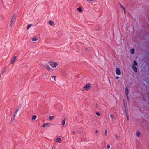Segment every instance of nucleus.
<instances>
[{
    "label": "nucleus",
    "instance_id": "2eb2a0df",
    "mask_svg": "<svg viewBox=\"0 0 149 149\" xmlns=\"http://www.w3.org/2000/svg\"><path fill=\"white\" fill-rule=\"evenodd\" d=\"M15 116H14V115H13V116L12 117V118H11V119L10 121V123H12L14 120L15 119Z\"/></svg>",
    "mask_w": 149,
    "mask_h": 149
},
{
    "label": "nucleus",
    "instance_id": "a878e982",
    "mask_svg": "<svg viewBox=\"0 0 149 149\" xmlns=\"http://www.w3.org/2000/svg\"><path fill=\"white\" fill-rule=\"evenodd\" d=\"M125 112L127 113V112H128L127 108H126V107L125 108Z\"/></svg>",
    "mask_w": 149,
    "mask_h": 149
},
{
    "label": "nucleus",
    "instance_id": "dca6fc26",
    "mask_svg": "<svg viewBox=\"0 0 149 149\" xmlns=\"http://www.w3.org/2000/svg\"><path fill=\"white\" fill-rule=\"evenodd\" d=\"M38 40V38L36 37H34L32 38V41H36Z\"/></svg>",
    "mask_w": 149,
    "mask_h": 149
},
{
    "label": "nucleus",
    "instance_id": "473e14b6",
    "mask_svg": "<svg viewBox=\"0 0 149 149\" xmlns=\"http://www.w3.org/2000/svg\"><path fill=\"white\" fill-rule=\"evenodd\" d=\"M107 130H105V134L106 135H107Z\"/></svg>",
    "mask_w": 149,
    "mask_h": 149
},
{
    "label": "nucleus",
    "instance_id": "cd10ccee",
    "mask_svg": "<svg viewBox=\"0 0 149 149\" xmlns=\"http://www.w3.org/2000/svg\"><path fill=\"white\" fill-rule=\"evenodd\" d=\"M110 146L109 145H108L107 146V148L108 149H109L110 148Z\"/></svg>",
    "mask_w": 149,
    "mask_h": 149
},
{
    "label": "nucleus",
    "instance_id": "9d476101",
    "mask_svg": "<svg viewBox=\"0 0 149 149\" xmlns=\"http://www.w3.org/2000/svg\"><path fill=\"white\" fill-rule=\"evenodd\" d=\"M61 141V139L60 138H57L56 139V141L57 142H59Z\"/></svg>",
    "mask_w": 149,
    "mask_h": 149
},
{
    "label": "nucleus",
    "instance_id": "7ed1b4c3",
    "mask_svg": "<svg viewBox=\"0 0 149 149\" xmlns=\"http://www.w3.org/2000/svg\"><path fill=\"white\" fill-rule=\"evenodd\" d=\"M42 67L43 68H45L48 70H52L49 65L47 64H45L44 65H43Z\"/></svg>",
    "mask_w": 149,
    "mask_h": 149
},
{
    "label": "nucleus",
    "instance_id": "ddd939ff",
    "mask_svg": "<svg viewBox=\"0 0 149 149\" xmlns=\"http://www.w3.org/2000/svg\"><path fill=\"white\" fill-rule=\"evenodd\" d=\"M56 77V76H52V81H55V78Z\"/></svg>",
    "mask_w": 149,
    "mask_h": 149
},
{
    "label": "nucleus",
    "instance_id": "a211bd4d",
    "mask_svg": "<svg viewBox=\"0 0 149 149\" xmlns=\"http://www.w3.org/2000/svg\"><path fill=\"white\" fill-rule=\"evenodd\" d=\"M77 10L80 12H81L82 11V9L81 7H79L78 8H77Z\"/></svg>",
    "mask_w": 149,
    "mask_h": 149
},
{
    "label": "nucleus",
    "instance_id": "393cba45",
    "mask_svg": "<svg viewBox=\"0 0 149 149\" xmlns=\"http://www.w3.org/2000/svg\"><path fill=\"white\" fill-rule=\"evenodd\" d=\"M31 26V24H30L28 25L27 27V29H29Z\"/></svg>",
    "mask_w": 149,
    "mask_h": 149
},
{
    "label": "nucleus",
    "instance_id": "9b49d317",
    "mask_svg": "<svg viewBox=\"0 0 149 149\" xmlns=\"http://www.w3.org/2000/svg\"><path fill=\"white\" fill-rule=\"evenodd\" d=\"M14 23V22L12 21H11L10 22V24L9 26L10 27H12V26L13 25V24Z\"/></svg>",
    "mask_w": 149,
    "mask_h": 149
},
{
    "label": "nucleus",
    "instance_id": "72a5a7b5",
    "mask_svg": "<svg viewBox=\"0 0 149 149\" xmlns=\"http://www.w3.org/2000/svg\"><path fill=\"white\" fill-rule=\"evenodd\" d=\"M51 149H56V148L55 147H52Z\"/></svg>",
    "mask_w": 149,
    "mask_h": 149
},
{
    "label": "nucleus",
    "instance_id": "f03ea898",
    "mask_svg": "<svg viewBox=\"0 0 149 149\" xmlns=\"http://www.w3.org/2000/svg\"><path fill=\"white\" fill-rule=\"evenodd\" d=\"M49 64L50 66L53 68H55L57 65L56 63L53 62H52L49 63Z\"/></svg>",
    "mask_w": 149,
    "mask_h": 149
},
{
    "label": "nucleus",
    "instance_id": "f257e3e1",
    "mask_svg": "<svg viewBox=\"0 0 149 149\" xmlns=\"http://www.w3.org/2000/svg\"><path fill=\"white\" fill-rule=\"evenodd\" d=\"M91 88V84L89 83H87L85 86L81 89V90L84 91L85 90L88 91Z\"/></svg>",
    "mask_w": 149,
    "mask_h": 149
},
{
    "label": "nucleus",
    "instance_id": "412c9836",
    "mask_svg": "<svg viewBox=\"0 0 149 149\" xmlns=\"http://www.w3.org/2000/svg\"><path fill=\"white\" fill-rule=\"evenodd\" d=\"M134 49H132L130 51V52L132 54H133L134 52Z\"/></svg>",
    "mask_w": 149,
    "mask_h": 149
},
{
    "label": "nucleus",
    "instance_id": "79ce46f5",
    "mask_svg": "<svg viewBox=\"0 0 149 149\" xmlns=\"http://www.w3.org/2000/svg\"><path fill=\"white\" fill-rule=\"evenodd\" d=\"M85 49V50H86V51H87V50H88V49H87V48H86V49Z\"/></svg>",
    "mask_w": 149,
    "mask_h": 149
},
{
    "label": "nucleus",
    "instance_id": "aec40b11",
    "mask_svg": "<svg viewBox=\"0 0 149 149\" xmlns=\"http://www.w3.org/2000/svg\"><path fill=\"white\" fill-rule=\"evenodd\" d=\"M120 4V7H121V8H122V9H123L124 11V13H125V8L121 4Z\"/></svg>",
    "mask_w": 149,
    "mask_h": 149
},
{
    "label": "nucleus",
    "instance_id": "c756f323",
    "mask_svg": "<svg viewBox=\"0 0 149 149\" xmlns=\"http://www.w3.org/2000/svg\"><path fill=\"white\" fill-rule=\"evenodd\" d=\"M129 87V86H128V85H127L126 86V87L125 89V90H128V89Z\"/></svg>",
    "mask_w": 149,
    "mask_h": 149
},
{
    "label": "nucleus",
    "instance_id": "b1692460",
    "mask_svg": "<svg viewBox=\"0 0 149 149\" xmlns=\"http://www.w3.org/2000/svg\"><path fill=\"white\" fill-rule=\"evenodd\" d=\"M65 118L62 122V125L63 126H64V125L65 124Z\"/></svg>",
    "mask_w": 149,
    "mask_h": 149
},
{
    "label": "nucleus",
    "instance_id": "423d86ee",
    "mask_svg": "<svg viewBox=\"0 0 149 149\" xmlns=\"http://www.w3.org/2000/svg\"><path fill=\"white\" fill-rule=\"evenodd\" d=\"M51 125V124L49 123H45L43 124L42 126H41V127H45L47 126H50Z\"/></svg>",
    "mask_w": 149,
    "mask_h": 149
},
{
    "label": "nucleus",
    "instance_id": "4c0bfd02",
    "mask_svg": "<svg viewBox=\"0 0 149 149\" xmlns=\"http://www.w3.org/2000/svg\"><path fill=\"white\" fill-rule=\"evenodd\" d=\"M115 136H116V138H119V136H118L117 135H115Z\"/></svg>",
    "mask_w": 149,
    "mask_h": 149
},
{
    "label": "nucleus",
    "instance_id": "4468645a",
    "mask_svg": "<svg viewBox=\"0 0 149 149\" xmlns=\"http://www.w3.org/2000/svg\"><path fill=\"white\" fill-rule=\"evenodd\" d=\"M36 116L35 115H33L32 117V120H35L36 119Z\"/></svg>",
    "mask_w": 149,
    "mask_h": 149
},
{
    "label": "nucleus",
    "instance_id": "39448f33",
    "mask_svg": "<svg viewBox=\"0 0 149 149\" xmlns=\"http://www.w3.org/2000/svg\"><path fill=\"white\" fill-rule=\"evenodd\" d=\"M16 58V57L15 56H14L13 58H12L11 60V62L10 63L11 64H13L14 62L15 61V60Z\"/></svg>",
    "mask_w": 149,
    "mask_h": 149
},
{
    "label": "nucleus",
    "instance_id": "c9c22d12",
    "mask_svg": "<svg viewBox=\"0 0 149 149\" xmlns=\"http://www.w3.org/2000/svg\"><path fill=\"white\" fill-rule=\"evenodd\" d=\"M5 72V70H4L2 72V74H3V73H4Z\"/></svg>",
    "mask_w": 149,
    "mask_h": 149
},
{
    "label": "nucleus",
    "instance_id": "6e6552de",
    "mask_svg": "<svg viewBox=\"0 0 149 149\" xmlns=\"http://www.w3.org/2000/svg\"><path fill=\"white\" fill-rule=\"evenodd\" d=\"M16 15L15 14L13 15L12 17L11 21H12L14 22V20H15L16 19Z\"/></svg>",
    "mask_w": 149,
    "mask_h": 149
},
{
    "label": "nucleus",
    "instance_id": "1a4fd4ad",
    "mask_svg": "<svg viewBox=\"0 0 149 149\" xmlns=\"http://www.w3.org/2000/svg\"><path fill=\"white\" fill-rule=\"evenodd\" d=\"M19 110V109H17L14 111V114L13 115L14 116H16V115L17 113V112Z\"/></svg>",
    "mask_w": 149,
    "mask_h": 149
},
{
    "label": "nucleus",
    "instance_id": "20e7f679",
    "mask_svg": "<svg viewBox=\"0 0 149 149\" xmlns=\"http://www.w3.org/2000/svg\"><path fill=\"white\" fill-rule=\"evenodd\" d=\"M116 73L117 75H120L121 74V71L119 68H118L116 69Z\"/></svg>",
    "mask_w": 149,
    "mask_h": 149
},
{
    "label": "nucleus",
    "instance_id": "4be33fe9",
    "mask_svg": "<svg viewBox=\"0 0 149 149\" xmlns=\"http://www.w3.org/2000/svg\"><path fill=\"white\" fill-rule=\"evenodd\" d=\"M53 118H54V116H51L49 117L48 119L49 120H52L53 119Z\"/></svg>",
    "mask_w": 149,
    "mask_h": 149
},
{
    "label": "nucleus",
    "instance_id": "7c9ffc66",
    "mask_svg": "<svg viewBox=\"0 0 149 149\" xmlns=\"http://www.w3.org/2000/svg\"><path fill=\"white\" fill-rule=\"evenodd\" d=\"M127 120H129V118L128 117V115L127 114Z\"/></svg>",
    "mask_w": 149,
    "mask_h": 149
},
{
    "label": "nucleus",
    "instance_id": "58836bf2",
    "mask_svg": "<svg viewBox=\"0 0 149 149\" xmlns=\"http://www.w3.org/2000/svg\"><path fill=\"white\" fill-rule=\"evenodd\" d=\"M87 1H93V0H87Z\"/></svg>",
    "mask_w": 149,
    "mask_h": 149
},
{
    "label": "nucleus",
    "instance_id": "0eeeda50",
    "mask_svg": "<svg viewBox=\"0 0 149 149\" xmlns=\"http://www.w3.org/2000/svg\"><path fill=\"white\" fill-rule=\"evenodd\" d=\"M132 68L133 69V71L135 72H136L137 71V68L134 65H132Z\"/></svg>",
    "mask_w": 149,
    "mask_h": 149
},
{
    "label": "nucleus",
    "instance_id": "f3484780",
    "mask_svg": "<svg viewBox=\"0 0 149 149\" xmlns=\"http://www.w3.org/2000/svg\"><path fill=\"white\" fill-rule=\"evenodd\" d=\"M136 136L138 137H140V132L139 131H138L136 132Z\"/></svg>",
    "mask_w": 149,
    "mask_h": 149
},
{
    "label": "nucleus",
    "instance_id": "c85d7f7f",
    "mask_svg": "<svg viewBox=\"0 0 149 149\" xmlns=\"http://www.w3.org/2000/svg\"><path fill=\"white\" fill-rule=\"evenodd\" d=\"M129 87V86H128V85H127L126 86V87L125 89V90H128V89Z\"/></svg>",
    "mask_w": 149,
    "mask_h": 149
},
{
    "label": "nucleus",
    "instance_id": "e433bc0d",
    "mask_svg": "<svg viewBox=\"0 0 149 149\" xmlns=\"http://www.w3.org/2000/svg\"><path fill=\"white\" fill-rule=\"evenodd\" d=\"M110 116L112 118H113V115H110Z\"/></svg>",
    "mask_w": 149,
    "mask_h": 149
},
{
    "label": "nucleus",
    "instance_id": "2f4dec72",
    "mask_svg": "<svg viewBox=\"0 0 149 149\" xmlns=\"http://www.w3.org/2000/svg\"><path fill=\"white\" fill-rule=\"evenodd\" d=\"M72 133L73 134H75L77 133L76 132L74 131H72Z\"/></svg>",
    "mask_w": 149,
    "mask_h": 149
},
{
    "label": "nucleus",
    "instance_id": "f704fd0d",
    "mask_svg": "<svg viewBox=\"0 0 149 149\" xmlns=\"http://www.w3.org/2000/svg\"><path fill=\"white\" fill-rule=\"evenodd\" d=\"M119 77L118 76H116V79H118L119 78Z\"/></svg>",
    "mask_w": 149,
    "mask_h": 149
},
{
    "label": "nucleus",
    "instance_id": "f8f14e48",
    "mask_svg": "<svg viewBox=\"0 0 149 149\" xmlns=\"http://www.w3.org/2000/svg\"><path fill=\"white\" fill-rule=\"evenodd\" d=\"M49 24L50 25L52 26L54 24V22L53 21H49Z\"/></svg>",
    "mask_w": 149,
    "mask_h": 149
},
{
    "label": "nucleus",
    "instance_id": "bb28decb",
    "mask_svg": "<svg viewBox=\"0 0 149 149\" xmlns=\"http://www.w3.org/2000/svg\"><path fill=\"white\" fill-rule=\"evenodd\" d=\"M96 114L99 116H100V113L99 112H96Z\"/></svg>",
    "mask_w": 149,
    "mask_h": 149
},
{
    "label": "nucleus",
    "instance_id": "a19ab883",
    "mask_svg": "<svg viewBox=\"0 0 149 149\" xmlns=\"http://www.w3.org/2000/svg\"><path fill=\"white\" fill-rule=\"evenodd\" d=\"M95 133H97L98 132V131L97 130H96L95 132Z\"/></svg>",
    "mask_w": 149,
    "mask_h": 149
},
{
    "label": "nucleus",
    "instance_id": "ea45409f",
    "mask_svg": "<svg viewBox=\"0 0 149 149\" xmlns=\"http://www.w3.org/2000/svg\"><path fill=\"white\" fill-rule=\"evenodd\" d=\"M76 132H77V133H80L81 132L80 131H77Z\"/></svg>",
    "mask_w": 149,
    "mask_h": 149
},
{
    "label": "nucleus",
    "instance_id": "5701e85b",
    "mask_svg": "<svg viewBox=\"0 0 149 149\" xmlns=\"http://www.w3.org/2000/svg\"><path fill=\"white\" fill-rule=\"evenodd\" d=\"M133 63H134V65H137V62L135 60H134V62H133Z\"/></svg>",
    "mask_w": 149,
    "mask_h": 149
},
{
    "label": "nucleus",
    "instance_id": "6ab92c4d",
    "mask_svg": "<svg viewBox=\"0 0 149 149\" xmlns=\"http://www.w3.org/2000/svg\"><path fill=\"white\" fill-rule=\"evenodd\" d=\"M128 90H125V93L126 94V95L127 97H128Z\"/></svg>",
    "mask_w": 149,
    "mask_h": 149
}]
</instances>
